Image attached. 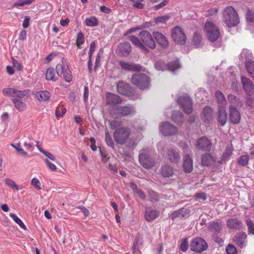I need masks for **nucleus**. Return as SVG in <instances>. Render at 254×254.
<instances>
[{"instance_id": "1", "label": "nucleus", "mask_w": 254, "mask_h": 254, "mask_svg": "<svg viewBox=\"0 0 254 254\" xmlns=\"http://www.w3.org/2000/svg\"><path fill=\"white\" fill-rule=\"evenodd\" d=\"M120 126V122L115 120L110 123V127L112 129H115L113 137L116 142L119 144H124L128 138L130 131L127 127H119Z\"/></svg>"}, {"instance_id": "2", "label": "nucleus", "mask_w": 254, "mask_h": 254, "mask_svg": "<svg viewBox=\"0 0 254 254\" xmlns=\"http://www.w3.org/2000/svg\"><path fill=\"white\" fill-rule=\"evenodd\" d=\"M223 16L224 22L229 27L235 26L239 22L238 14L232 7H227L225 9Z\"/></svg>"}, {"instance_id": "3", "label": "nucleus", "mask_w": 254, "mask_h": 254, "mask_svg": "<svg viewBox=\"0 0 254 254\" xmlns=\"http://www.w3.org/2000/svg\"><path fill=\"white\" fill-rule=\"evenodd\" d=\"M204 30L207 38L210 42H214L220 37V32L219 28L211 22H206Z\"/></svg>"}, {"instance_id": "4", "label": "nucleus", "mask_w": 254, "mask_h": 254, "mask_svg": "<svg viewBox=\"0 0 254 254\" xmlns=\"http://www.w3.org/2000/svg\"><path fill=\"white\" fill-rule=\"evenodd\" d=\"M131 82L140 89L143 90L148 88L150 80L148 77L145 74L138 73L132 76Z\"/></svg>"}, {"instance_id": "5", "label": "nucleus", "mask_w": 254, "mask_h": 254, "mask_svg": "<svg viewBox=\"0 0 254 254\" xmlns=\"http://www.w3.org/2000/svg\"><path fill=\"white\" fill-rule=\"evenodd\" d=\"M114 110L110 109V113L113 116L125 117L135 113L134 108L130 105L116 106L114 107Z\"/></svg>"}, {"instance_id": "6", "label": "nucleus", "mask_w": 254, "mask_h": 254, "mask_svg": "<svg viewBox=\"0 0 254 254\" xmlns=\"http://www.w3.org/2000/svg\"><path fill=\"white\" fill-rule=\"evenodd\" d=\"M150 151L148 149H143L139 156L140 164L144 168L149 169L154 165V160L150 156Z\"/></svg>"}, {"instance_id": "7", "label": "nucleus", "mask_w": 254, "mask_h": 254, "mask_svg": "<svg viewBox=\"0 0 254 254\" xmlns=\"http://www.w3.org/2000/svg\"><path fill=\"white\" fill-rule=\"evenodd\" d=\"M56 71L58 75H63L66 81L69 82L71 81L72 79L71 72L66 63L62 62L58 64L56 66Z\"/></svg>"}, {"instance_id": "8", "label": "nucleus", "mask_w": 254, "mask_h": 254, "mask_svg": "<svg viewBox=\"0 0 254 254\" xmlns=\"http://www.w3.org/2000/svg\"><path fill=\"white\" fill-rule=\"evenodd\" d=\"M139 36L141 40V42L144 44V46L153 49L156 47V43L153 39V36L149 32L146 30L141 31Z\"/></svg>"}, {"instance_id": "9", "label": "nucleus", "mask_w": 254, "mask_h": 254, "mask_svg": "<svg viewBox=\"0 0 254 254\" xmlns=\"http://www.w3.org/2000/svg\"><path fill=\"white\" fill-rule=\"evenodd\" d=\"M171 36L173 40L177 44L183 45L186 43V36L183 30L178 26L173 28Z\"/></svg>"}, {"instance_id": "10", "label": "nucleus", "mask_w": 254, "mask_h": 254, "mask_svg": "<svg viewBox=\"0 0 254 254\" xmlns=\"http://www.w3.org/2000/svg\"><path fill=\"white\" fill-rule=\"evenodd\" d=\"M190 247L192 251L200 252L206 250L207 245L203 239L196 238L191 241Z\"/></svg>"}, {"instance_id": "11", "label": "nucleus", "mask_w": 254, "mask_h": 254, "mask_svg": "<svg viewBox=\"0 0 254 254\" xmlns=\"http://www.w3.org/2000/svg\"><path fill=\"white\" fill-rule=\"evenodd\" d=\"M160 131L165 136H169L176 134L178 132V128L168 122L163 123L159 127Z\"/></svg>"}, {"instance_id": "12", "label": "nucleus", "mask_w": 254, "mask_h": 254, "mask_svg": "<svg viewBox=\"0 0 254 254\" xmlns=\"http://www.w3.org/2000/svg\"><path fill=\"white\" fill-rule=\"evenodd\" d=\"M177 102L183 107L186 113L190 114L191 113L192 110V102L189 97H181L178 99Z\"/></svg>"}, {"instance_id": "13", "label": "nucleus", "mask_w": 254, "mask_h": 254, "mask_svg": "<svg viewBox=\"0 0 254 254\" xmlns=\"http://www.w3.org/2000/svg\"><path fill=\"white\" fill-rule=\"evenodd\" d=\"M241 84L243 88L247 95L250 96L254 94V84L249 78L242 76Z\"/></svg>"}, {"instance_id": "14", "label": "nucleus", "mask_w": 254, "mask_h": 254, "mask_svg": "<svg viewBox=\"0 0 254 254\" xmlns=\"http://www.w3.org/2000/svg\"><path fill=\"white\" fill-rule=\"evenodd\" d=\"M119 65L122 69L125 70L138 71L141 69V66L140 65L125 61H120Z\"/></svg>"}, {"instance_id": "15", "label": "nucleus", "mask_w": 254, "mask_h": 254, "mask_svg": "<svg viewBox=\"0 0 254 254\" xmlns=\"http://www.w3.org/2000/svg\"><path fill=\"white\" fill-rule=\"evenodd\" d=\"M131 51V48L128 42L120 43L118 47L117 53L122 57L128 56Z\"/></svg>"}, {"instance_id": "16", "label": "nucleus", "mask_w": 254, "mask_h": 254, "mask_svg": "<svg viewBox=\"0 0 254 254\" xmlns=\"http://www.w3.org/2000/svg\"><path fill=\"white\" fill-rule=\"evenodd\" d=\"M166 158L171 163L177 164L181 159V156L177 150L169 149L167 151Z\"/></svg>"}, {"instance_id": "17", "label": "nucleus", "mask_w": 254, "mask_h": 254, "mask_svg": "<svg viewBox=\"0 0 254 254\" xmlns=\"http://www.w3.org/2000/svg\"><path fill=\"white\" fill-rule=\"evenodd\" d=\"M196 147L203 151H209L211 148V144L206 137H202L197 141Z\"/></svg>"}, {"instance_id": "18", "label": "nucleus", "mask_w": 254, "mask_h": 254, "mask_svg": "<svg viewBox=\"0 0 254 254\" xmlns=\"http://www.w3.org/2000/svg\"><path fill=\"white\" fill-rule=\"evenodd\" d=\"M153 36L157 43L162 48H166L168 46V41L163 34L159 32H154L153 33Z\"/></svg>"}, {"instance_id": "19", "label": "nucleus", "mask_w": 254, "mask_h": 254, "mask_svg": "<svg viewBox=\"0 0 254 254\" xmlns=\"http://www.w3.org/2000/svg\"><path fill=\"white\" fill-rule=\"evenodd\" d=\"M229 113L231 122L234 124H238L241 120V115L236 108L233 107L232 106H230Z\"/></svg>"}, {"instance_id": "20", "label": "nucleus", "mask_w": 254, "mask_h": 254, "mask_svg": "<svg viewBox=\"0 0 254 254\" xmlns=\"http://www.w3.org/2000/svg\"><path fill=\"white\" fill-rule=\"evenodd\" d=\"M217 120L221 126H224L227 121V114L226 108H218Z\"/></svg>"}, {"instance_id": "21", "label": "nucleus", "mask_w": 254, "mask_h": 254, "mask_svg": "<svg viewBox=\"0 0 254 254\" xmlns=\"http://www.w3.org/2000/svg\"><path fill=\"white\" fill-rule=\"evenodd\" d=\"M107 103L108 104L113 105L112 110H114V107H116V105L120 104L122 102V100L120 97L115 94L108 93L107 94Z\"/></svg>"}, {"instance_id": "22", "label": "nucleus", "mask_w": 254, "mask_h": 254, "mask_svg": "<svg viewBox=\"0 0 254 254\" xmlns=\"http://www.w3.org/2000/svg\"><path fill=\"white\" fill-rule=\"evenodd\" d=\"M246 237L245 233H239L234 237L233 240L237 245L242 248L246 244Z\"/></svg>"}, {"instance_id": "23", "label": "nucleus", "mask_w": 254, "mask_h": 254, "mask_svg": "<svg viewBox=\"0 0 254 254\" xmlns=\"http://www.w3.org/2000/svg\"><path fill=\"white\" fill-rule=\"evenodd\" d=\"M159 212L155 209L147 208L145 212V218L147 221H151L158 217Z\"/></svg>"}, {"instance_id": "24", "label": "nucleus", "mask_w": 254, "mask_h": 254, "mask_svg": "<svg viewBox=\"0 0 254 254\" xmlns=\"http://www.w3.org/2000/svg\"><path fill=\"white\" fill-rule=\"evenodd\" d=\"M215 96L217 99L218 108H226L227 106V101L224 94L221 92L217 91L215 92Z\"/></svg>"}, {"instance_id": "25", "label": "nucleus", "mask_w": 254, "mask_h": 254, "mask_svg": "<svg viewBox=\"0 0 254 254\" xmlns=\"http://www.w3.org/2000/svg\"><path fill=\"white\" fill-rule=\"evenodd\" d=\"M35 95L36 99L41 102L48 101L51 96L50 93L46 90L36 92Z\"/></svg>"}, {"instance_id": "26", "label": "nucleus", "mask_w": 254, "mask_h": 254, "mask_svg": "<svg viewBox=\"0 0 254 254\" xmlns=\"http://www.w3.org/2000/svg\"><path fill=\"white\" fill-rule=\"evenodd\" d=\"M128 39L136 48L143 51H147V48L144 46V44L142 43L141 40L140 41L137 37L134 35H130L128 37Z\"/></svg>"}, {"instance_id": "27", "label": "nucleus", "mask_w": 254, "mask_h": 254, "mask_svg": "<svg viewBox=\"0 0 254 254\" xmlns=\"http://www.w3.org/2000/svg\"><path fill=\"white\" fill-rule=\"evenodd\" d=\"M208 229L212 232L219 233L222 229V223L221 222L213 221L209 224Z\"/></svg>"}, {"instance_id": "28", "label": "nucleus", "mask_w": 254, "mask_h": 254, "mask_svg": "<svg viewBox=\"0 0 254 254\" xmlns=\"http://www.w3.org/2000/svg\"><path fill=\"white\" fill-rule=\"evenodd\" d=\"M161 174L164 178H169L171 177L173 173V169L169 165L165 164L161 169Z\"/></svg>"}, {"instance_id": "29", "label": "nucleus", "mask_w": 254, "mask_h": 254, "mask_svg": "<svg viewBox=\"0 0 254 254\" xmlns=\"http://www.w3.org/2000/svg\"><path fill=\"white\" fill-rule=\"evenodd\" d=\"M192 161L189 155L184 157L183 168L185 172L190 173L192 170Z\"/></svg>"}, {"instance_id": "30", "label": "nucleus", "mask_w": 254, "mask_h": 254, "mask_svg": "<svg viewBox=\"0 0 254 254\" xmlns=\"http://www.w3.org/2000/svg\"><path fill=\"white\" fill-rule=\"evenodd\" d=\"M227 226L231 229H240L242 226V222L237 219L233 218L228 220Z\"/></svg>"}, {"instance_id": "31", "label": "nucleus", "mask_w": 254, "mask_h": 254, "mask_svg": "<svg viewBox=\"0 0 254 254\" xmlns=\"http://www.w3.org/2000/svg\"><path fill=\"white\" fill-rule=\"evenodd\" d=\"M214 162V158L209 154H204L201 158V163L204 166H209Z\"/></svg>"}, {"instance_id": "32", "label": "nucleus", "mask_w": 254, "mask_h": 254, "mask_svg": "<svg viewBox=\"0 0 254 254\" xmlns=\"http://www.w3.org/2000/svg\"><path fill=\"white\" fill-rule=\"evenodd\" d=\"M172 119L178 125H181L184 122L182 114L180 111L174 112L172 115Z\"/></svg>"}, {"instance_id": "33", "label": "nucleus", "mask_w": 254, "mask_h": 254, "mask_svg": "<svg viewBox=\"0 0 254 254\" xmlns=\"http://www.w3.org/2000/svg\"><path fill=\"white\" fill-rule=\"evenodd\" d=\"M212 114V110L209 107L206 106L204 108L201 115L202 119L206 121L211 118Z\"/></svg>"}, {"instance_id": "34", "label": "nucleus", "mask_w": 254, "mask_h": 254, "mask_svg": "<svg viewBox=\"0 0 254 254\" xmlns=\"http://www.w3.org/2000/svg\"><path fill=\"white\" fill-rule=\"evenodd\" d=\"M246 67L250 76L254 79V62L248 61L246 63Z\"/></svg>"}, {"instance_id": "35", "label": "nucleus", "mask_w": 254, "mask_h": 254, "mask_svg": "<svg viewBox=\"0 0 254 254\" xmlns=\"http://www.w3.org/2000/svg\"><path fill=\"white\" fill-rule=\"evenodd\" d=\"M128 85L123 81H120L117 84V90L119 93L127 94Z\"/></svg>"}, {"instance_id": "36", "label": "nucleus", "mask_w": 254, "mask_h": 254, "mask_svg": "<svg viewBox=\"0 0 254 254\" xmlns=\"http://www.w3.org/2000/svg\"><path fill=\"white\" fill-rule=\"evenodd\" d=\"M46 77V79L48 80L53 81L56 80L57 77L55 76V72L53 68L49 67L47 69Z\"/></svg>"}, {"instance_id": "37", "label": "nucleus", "mask_w": 254, "mask_h": 254, "mask_svg": "<svg viewBox=\"0 0 254 254\" xmlns=\"http://www.w3.org/2000/svg\"><path fill=\"white\" fill-rule=\"evenodd\" d=\"M17 155L25 159L30 157L27 152L22 148L20 143H17Z\"/></svg>"}, {"instance_id": "38", "label": "nucleus", "mask_w": 254, "mask_h": 254, "mask_svg": "<svg viewBox=\"0 0 254 254\" xmlns=\"http://www.w3.org/2000/svg\"><path fill=\"white\" fill-rule=\"evenodd\" d=\"M201 42V36L197 33H195L192 38V44L195 48L200 46Z\"/></svg>"}, {"instance_id": "39", "label": "nucleus", "mask_w": 254, "mask_h": 254, "mask_svg": "<svg viewBox=\"0 0 254 254\" xmlns=\"http://www.w3.org/2000/svg\"><path fill=\"white\" fill-rule=\"evenodd\" d=\"M84 23L87 26L94 27L98 25V20L95 17H91L86 18Z\"/></svg>"}, {"instance_id": "40", "label": "nucleus", "mask_w": 254, "mask_h": 254, "mask_svg": "<svg viewBox=\"0 0 254 254\" xmlns=\"http://www.w3.org/2000/svg\"><path fill=\"white\" fill-rule=\"evenodd\" d=\"M170 17L168 15H163L158 16L154 18V21L156 24H161L165 23L169 19Z\"/></svg>"}, {"instance_id": "41", "label": "nucleus", "mask_w": 254, "mask_h": 254, "mask_svg": "<svg viewBox=\"0 0 254 254\" xmlns=\"http://www.w3.org/2000/svg\"><path fill=\"white\" fill-rule=\"evenodd\" d=\"M84 42V37L83 33L81 32L78 33L77 35L76 45L78 49Z\"/></svg>"}, {"instance_id": "42", "label": "nucleus", "mask_w": 254, "mask_h": 254, "mask_svg": "<svg viewBox=\"0 0 254 254\" xmlns=\"http://www.w3.org/2000/svg\"><path fill=\"white\" fill-rule=\"evenodd\" d=\"M105 141L106 143L111 147H114V143L112 139L109 132L108 130L105 131Z\"/></svg>"}, {"instance_id": "43", "label": "nucleus", "mask_w": 254, "mask_h": 254, "mask_svg": "<svg viewBox=\"0 0 254 254\" xmlns=\"http://www.w3.org/2000/svg\"><path fill=\"white\" fill-rule=\"evenodd\" d=\"M168 69L172 71H174L176 69L180 67V64L178 61L174 62H171L168 65Z\"/></svg>"}, {"instance_id": "44", "label": "nucleus", "mask_w": 254, "mask_h": 254, "mask_svg": "<svg viewBox=\"0 0 254 254\" xmlns=\"http://www.w3.org/2000/svg\"><path fill=\"white\" fill-rule=\"evenodd\" d=\"M2 93L4 95L14 97L16 94V91L13 88H7L3 90Z\"/></svg>"}, {"instance_id": "45", "label": "nucleus", "mask_w": 254, "mask_h": 254, "mask_svg": "<svg viewBox=\"0 0 254 254\" xmlns=\"http://www.w3.org/2000/svg\"><path fill=\"white\" fill-rule=\"evenodd\" d=\"M103 54V51L100 50L97 53L96 58V61L95 63V66H94V71H96L97 68L100 65V62H101V55Z\"/></svg>"}, {"instance_id": "46", "label": "nucleus", "mask_w": 254, "mask_h": 254, "mask_svg": "<svg viewBox=\"0 0 254 254\" xmlns=\"http://www.w3.org/2000/svg\"><path fill=\"white\" fill-rule=\"evenodd\" d=\"M130 0L133 2V7L138 8V9L143 8L144 5L142 3V2L144 0Z\"/></svg>"}, {"instance_id": "47", "label": "nucleus", "mask_w": 254, "mask_h": 254, "mask_svg": "<svg viewBox=\"0 0 254 254\" xmlns=\"http://www.w3.org/2000/svg\"><path fill=\"white\" fill-rule=\"evenodd\" d=\"M249 159V157L248 155H243L239 158L238 161L239 163L243 166L246 165L248 162Z\"/></svg>"}, {"instance_id": "48", "label": "nucleus", "mask_w": 254, "mask_h": 254, "mask_svg": "<svg viewBox=\"0 0 254 254\" xmlns=\"http://www.w3.org/2000/svg\"><path fill=\"white\" fill-rule=\"evenodd\" d=\"M44 162L46 163V165L48 167V168L52 171H56L57 168L55 164L51 163L48 159H46L44 160Z\"/></svg>"}, {"instance_id": "49", "label": "nucleus", "mask_w": 254, "mask_h": 254, "mask_svg": "<svg viewBox=\"0 0 254 254\" xmlns=\"http://www.w3.org/2000/svg\"><path fill=\"white\" fill-rule=\"evenodd\" d=\"M33 0H17V6H23L25 5H29Z\"/></svg>"}, {"instance_id": "50", "label": "nucleus", "mask_w": 254, "mask_h": 254, "mask_svg": "<svg viewBox=\"0 0 254 254\" xmlns=\"http://www.w3.org/2000/svg\"><path fill=\"white\" fill-rule=\"evenodd\" d=\"M226 252L227 254H236L237 253V250L234 246L229 245L226 248Z\"/></svg>"}, {"instance_id": "51", "label": "nucleus", "mask_w": 254, "mask_h": 254, "mask_svg": "<svg viewBox=\"0 0 254 254\" xmlns=\"http://www.w3.org/2000/svg\"><path fill=\"white\" fill-rule=\"evenodd\" d=\"M247 224L248 227L249 232L254 235V225L250 220L247 221Z\"/></svg>"}, {"instance_id": "52", "label": "nucleus", "mask_w": 254, "mask_h": 254, "mask_svg": "<svg viewBox=\"0 0 254 254\" xmlns=\"http://www.w3.org/2000/svg\"><path fill=\"white\" fill-rule=\"evenodd\" d=\"M185 211V210L182 209H179V210L174 211L172 214V218L175 219L176 217H179L181 215H182V216H184L183 212Z\"/></svg>"}, {"instance_id": "53", "label": "nucleus", "mask_w": 254, "mask_h": 254, "mask_svg": "<svg viewBox=\"0 0 254 254\" xmlns=\"http://www.w3.org/2000/svg\"><path fill=\"white\" fill-rule=\"evenodd\" d=\"M188 248V243L187 239H185L183 240L180 245V249L183 252H185Z\"/></svg>"}, {"instance_id": "54", "label": "nucleus", "mask_w": 254, "mask_h": 254, "mask_svg": "<svg viewBox=\"0 0 254 254\" xmlns=\"http://www.w3.org/2000/svg\"><path fill=\"white\" fill-rule=\"evenodd\" d=\"M237 98V97L236 96L232 94H229L228 95V100L230 104V106H232L233 107V104L236 101Z\"/></svg>"}, {"instance_id": "55", "label": "nucleus", "mask_w": 254, "mask_h": 254, "mask_svg": "<svg viewBox=\"0 0 254 254\" xmlns=\"http://www.w3.org/2000/svg\"><path fill=\"white\" fill-rule=\"evenodd\" d=\"M32 185L36 188L38 190H41V183L39 180L36 178H33L32 180Z\"/></svg>"}, {"instance_id": "56", "label": "nucleus", "mask_w": 254, "mask_h": 254, "mask_svg": "<svg viewBox=\"0 0 254 254\" xmlns=\"http://www.w3.org/2000/svg\"><path fill=\"white\" fill-rule=\"evenodd\" d=\"M26 108V105L24 103L17 100V110L21 111L25 110Z\"/></svg>"}, {"instance_id": "57", "label": "nucleus", "mask_w": 254, "mask_h": 254, "mask_svg": "<svg viewBox=\"0 0 254 254\" xmlns=\"http://www.w3.org/2000/svg\"><path fill=\"white\" fill-rule=\"evenodd\" d=\"M42 153L43 154H44L46 157H47V158L49 159H50L52 161H56V158L55 156L53 154H52V153H51L50 152L44 151H42Z\"/></svg>"}, {"instance_id": "58", "label": "nucleus", "mask_w": 254, "mask_h": 254, "mask_svg": "<svg viewBox=\"0 0 254 254\" xmlns=\"http://www.w3.org/2000/svg\"><path fill=\"white\" fill-rule=\"evenodd\" d=\"M247 20L249 22H254V13L248 11L246 15Z\"/></svg>"}, {"instance_id": "59", "label": "nucleus", "mask_w": 254, "mask_h": 254, "mask_svg": "<svg viewBox=\"0 0 254 254\" xmlns=\"http://www.w3.org/2000/svg\"><path fill=\"white\" fill-rule=\"evenodd\" d=\"M30 18L28 16H25L24 17V19L22 23V26L24 28H27L29 27L30 24Z\"/></svg>"}, {"instance_id": "60", "label": "nucleus", "mask_w": 254, "mask_h": 254, "mask_svg": "<svg viewBox=\"0 0 254 254\" xmlns=\"http://www.w3.org/2000/svg\"><path fill=\"white\" fill-rule=\"evenodd\" d=\"M149 195L150 196L151 199L152 201H157L158 198V194L155 192L153 190H150L149 191Z\"/></svg>"}, {"instance_id": "61", "label": "nucleus", "mask_w": 254, "mask_h": 254, "mask_svg": "<svg viewBox=\"0 0 254 254\" xmlns=\"http://www.w3.org/2000/svg\"><path fill=\"white\" fill-rule=\"evenodd\" d=\"M194 197L196 198L205 200L206 199V194L204 192L196 193L194 194Z\"/></svg>"}, {"instance_id": "62", "label": "nucleus", "mask_w": 254, "mask_h": 254, "mask_svg": "<svg viewBox=\"0 0 254 254\" xmlns=\"http://www.w3.org/2000/svg\"><path fill=\"white\" fill-rule=\"evenodd\" d=\"M96 49V44L94 42H92L90 45L89 52V57H92L93 53L95 52Z\"/></svg>"}, {"instance_id": "63", "label": "nucleus", "mask_w": 254, "mask_h": 254, "mask_svg": "<svg viewBox=\"0 0 254 254\" xmlns=\"http://www.w3.org/2000/svg\"><path fill=\"white\" fill-rule=\"evenodd\" d=\"M17 224H18L21 228L25 231L26 232L28 231L27 228L22 220L17 217Z\"/></svg>"}, {"instance_id": "64", "label": "nucleus", "mask_w": 254, "mask_h": 254, "mask_svg": "<svg viewBox=\"0 0 254 254\" xmlns=\"http://www.w3.org/2000/svg\"><path fill=\"white\" fill-rule=\"evenodd\" d=\"M24 146H25L27 150H28L30 151H32L33 149V144L31 143L28 142L27 141H24Z\"/></svg>"}]
</instances>
